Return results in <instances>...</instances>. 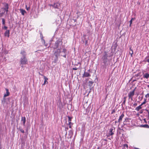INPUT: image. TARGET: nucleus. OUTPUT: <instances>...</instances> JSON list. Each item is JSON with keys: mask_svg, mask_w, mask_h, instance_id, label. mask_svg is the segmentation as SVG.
<instances>
[{"mask_svg": "<svg viewBox=\"0 0 149 149\" xmlns=\"http://www.w3.org/2000/svg\"><path fill=\"white\" fill-rule=\"evenodd\" d=\"M115 131V128L114 127H112L109 129V132L106 135V136L107 137H109L110 136H111V138H108L109 139L111 140L113 139L112 135L114 134Z\"/></svg>", "mask_w": 149, "mask_h": 149, "instance_id": "nucleus-1", "label": "nucleus"}, {"mask_svg": "<svg viewBox=\"0 0 149 149\" xmlns=\"http://www.w3.org/2000/svg\"><path fill=\"white\" fill-rule=\"evenodd\" d=\"M62 42L60 40H58L56 41L53 47L54 49H56L60 47V46L62 44Z\"/></svg>", "mask_w": 149, "mask_h": 149, "instance_id": "nucleus-2", "label": "nucleus"}, {"mask_svg": "<svg viewBox=\"0 0 149 149\" xmlns=\"http://www.w3.org/2000/svg\"><path fill=\"white\" fill-rule=\"evenodd\" d=\"M20 62L21 64L23 65L27 64L28 60L26 57L22 56L20 58Z\"/></svg>", "mask_w": 149, "mask_h": 149, "instance_id": "nucleus-3", "label": "nucleus"}, {"mask_svg": "<svg viewBox=\"0 0 149 149\" xmlns=\"http://www.w3.org/2000/svg\"><path fill=\"white\" fill-rule=\"evenodd\" d=\"M61 51L60 49H58L56 50L54 53V54L55 55L56 57V59L55 60V61L56 62L57 61V58L58 56L61 55Z\"/></svg>", "mask_w": 149, "mask_h": 149, "instance_id": "nucleus-4", "label": "nucleus"}, {"mask_svg": "<svg viewBox=\"0 0 149 149\" xmlns=\"http://www.w3.org/2000/svg\"><path fill=\"white\" fill-rule=\"evenodd\" d=\"M108 56L107 53L105 52L104 55L102 56V59L103 61V63L104 64H106L109 61L108 57Z\"/></svg>", "mask_w": 149, "mask_h": 149, "instance_id": "nucleus-5", "label": "nucleus"}, {"mask_svg": "<svg viewBox=\"0 0 149 149\" xmlns=\"http://www.w3.org/2000/svg\"><path fill=\"white\" fill-rule=\"evenodd\" d=\"M134 91H131L128 94L129 99H130L131 100H133V97L134 95Z\"/></svg>", "mask_w": 149, "mask_h": 149, "instance_id": "nucleus-6", "label": "nucleus"}, {"mask_svg": "<svg viewBox=\"0 0 149 149\" xmlns=\"http://www.w3.org/2000/svg\"><path fill=\"white\" fill-rule=\"evenodd\" d=\"M61 56H63L65 58H66V50L65 48L63 49L62 52H61Z\"/></svg>", "mask_w": 149, "mask_h": 149, "instance_id": "nucleus-7", "label": "nucleus"}, {"mask_svg": "<svg viewBox=\"0 0 149 149\" xmlns=\"http://www.w3.org/2000/svg\"><path fill=\"white\" fill-rule=\"evenodd\" d=\"M60 5L58 3H54L53 5H52L51 6L55 8L58 9Z\"/></svg>", "mask_w": 149, "mask_h": 149, "instance_id": "nucleus-8", "label": "nucleus"}, {"mask_svg": "<svg viewBox=\"0 0 149 149\" xmlns=\"http://www.w3.org/2000/svg\"><path fill=\"white\" fill-rule=\"evenodd\" d=\"M124 115L123 113L121 115L119 116V118L118 119V122L120 123L122 120L123 118L124 117Z\"/></svg>", "mask_w": 149, "mask_h": 149, "instance_id": "nucleus-9", "label": "nucleus"}, {"mask_svg": "<svg viewBox=\"0 0 149 149\" xmlns=\"http://www.w3.org/2000/svg\"><path fill=\"white\" fill-rule=\"evenodd\" d=\"M21 121H22V123L23 124V125L24 126H25V123L26 121V119L25 117H22Z\"/></svg>", "mask_w": 149, "mask_h": 149, "instance_id": "nucleus-10", "label": "nucleus"}, {"mask_svg": "<svg viewBox=\"0 0 149 149\" xmlns=\"http://www.w3.org/2000/svg\"><path fill=\"white\" fill-rule=\"evenodd\" d=\"M90 76L91 75L89 73L87 72H86L85 71L84 74L83 75V77H90Z\"/></svg>", "mask_w": 149, "mask_h": 149, "instance_id": "nucleus-11", "label": "nucleus"}, {"mask_svg": "<svg viewBox=\"0 0 149 149\" xmlns=\"http://www.w3.org/2000/svg\"><path fill=\"white\" fill-rule=\"evenodd\" d=\"M20 54L22 55V56L26 57V52L23 50H21L20 52Z\"/></svg>", "mask_w": 149, "mask_h": 149, "instance_id": "nucleus-12", "label": "nucleus"}, {"mask_svg": "<svg viewBox=\"0 0 149 149\" xmlns=\"http://www.w3.org/2000/svg\"><path fill=\"white\" fill-rule=\"evenodd\" d=\"M143 77L144 78L148 79L149 78V74L148 73H146L143 74Z\"/></svg>", "mask_w": 149, "mask_h": 149, "instance_id": "nucleus-13", "label": "nucleus"}, {"mask_svg": "<svg viewBox=\"0 0 149 149\" xmlns=\"http://www.w3.org/2000/svg\"><path fill=\"white\" fill-rule=\"evenodd\" d=\"M10 31L9 30H6L5 31L4 35L5 36H7V37H9V36Z\"/></svg>", "mask_w": 149, "mask_h": 149, "instance_id": "nucleus-14", "label": "nucleus"}, {"mask_svg": "<svg viewBox=\"0 0 149 149\" xmlns=\"http://www.w3.org/2000/svg\"><path fill=\"white\" fill-rule=\"evenodd\" d=\"M6 93L4 95V97H6L7 96H8L9 95V93L8 91V90L7 88H6Z\"/></svg>", "mask_w": 149, "mask_h": 149, "instance_id": "nucleus-15", "label": "nucleus"}, {"mask_svg": "<svg viewBox=\"0 0 149 149\" xmlns=\"http://www.w3.org/2000/svg\"><path fill=\"white\" fill-rule=\"evenodd\" d=\"M3 4L4 5V8H3V9H8V5L6 3H3Z\"/></svg>", "mask_w": 149, "mask_h": 149, "instance_id": "nucleus-16", "label": "nucleus"}, {"mask_svg": "<svg viewBox=\"0 0 149 149\" xmlns=\"http://www.w3.org/2000/svg\"><path fill=\"white\" fill-rule=\"evenodd\" d=\"M20 12L21 13L22 15H24L25 13H26V12L25 10H23L22 9H19Z\"/></svg>", "mask_w": 149, "mask_h": 149, "instance_id": "nucleus-17", "label": "nucleus"}, {"mask_svg": "<svg viewBox=\"0 0 149 149\" xmlns=\"http://www.w3.org/2000/svg\"><path fill=\"white\" fill-rule=\"evenodd\" d=\"M142 105H141V104L139 106L136 107L135 110H136L137 111H139L140 109H141L142 108Z\"/></svg>", "mask_w": 149, "mask_h": 149, "instance_id": "nucleus-18", "label": "nucleus"}, {"mask_svg": "<svg viewBox=\"0 0 149 149\" xmlns=\"http://www.w3.org/2000/svg\"><path fill=\"white\" fill-rule=\"evenodd\" d=\"M44 79H45V81L44 82L43 84V85H44L46 84V82H47V83H48L47 82V80H48V78L46 77L45 76H44Z\"/></svg>", "mask_w": 149, "mask_h": 149, "instance_id": "nucleus-19", "label": "nucleus"}, {"mask_svg": "<svg viewBox=\"0 0 149 149\" xmlns=\"http://www.w3.org/2000/svg\"><path fill=\"white\" fill-rule=\"evenodd\" d=\"M5 97H4L1 100V103L2 104H3V105L5 104L6 102V99Z\"/></svg>", "mask_w": 149, "mask_h": 149, "instance_id": "nucleus-20", "label": "nucleus"}, {"mask_svg": "<svg viewBox=\"0 0 149 149\" xmlns=\"http://www.w3.org/2000/svg\"><path fill=\"white\" fill-rule=\"evenodd\" d=\"M141 127H143L148 128V125L147 124H145V125H141Z\"/></svg>", "mask_w": 149, "mask_h": 149, "instance_id": "nucleus-21", "label": "nucleus"}, {"mask_svg": "<svg viewBox=\"0 0 149 149\" xmlns=\"http://www.w3.org/2000/svg\"><path fill=\"white\" fill-rule=\"evenodd\" d=\"M146 98H144V101L141 104V105H143V104H145L147 101H146Z\"/></svg>", "mask_w": 149, "mask_h": 149, "instance_id": "nucleus-22", "label": "nucleus"}, {"mask_svg": "<svg viewBox=\"0 0 149 149\" xmlns=\"http://www.w3.org/2000/svg\"><path fill=\"white\" fill-rule=\"evenodd\" d=\"M130 54H131V56H132V55L133 53V50L132 49H131V48H130Z\"/></svg>", "mask_w": 149, "mask_h": 149, "instance_id": "nucleus-23", "label": "nucleus"}, {"mask_svg": "<svg viewBox=\"0 0 149 149\" xmlns=\"http://www.w3.org/2000/svg\"><path fill=\"white\" fill-rule=\"evenodd\" d=\"M145 61L149 63V56L145 58Z\"/></svg>", "mask_w": 149, "mask_h": 149, "instance_id": "nucleus-24", "label": "nucleus"}, {"mask_svg": "<svg viewBox=\"0 0 149 149\" xmlns=\"http://www.w3.org/2000/svg\"><path fill=\"white\" fill-rule=\"evenodd\" d=\"M126 97H124V100L122 102V104H125L126 101Z\"/></svg>", "mask_w": 149, "mask_h": 149, "instance_id": "nucleus-25", "label": "nucleus"}, {"mask_svg": "<svg viewBox=\"0 0 149 149\" xmlns=\"http://www.w3.org/2000/svg\"><path fill=\"white\" fill-rule=\"evenodd\" d=\"M2 24L3 25H4L5 24V19L4 18H2Z\"/></svg>", "mask_w": 149, "mask_h": 149, "instance_id": "nucleus-26", "label": "nucleus"}, {"mask_svg": "<svg viewBox=\"0 0 149 149\" xmlns=\"http://www.w3.org/2000/svg\"><path fill=\"white\" fill-rule=\"evenodd\" d=\"M68 121L69 123L71 122V119H72V118L71 117L69 116H68Z\"/></svg>", "mask_w": 149, "mask_h": 149, "instance_id": "nucleus-27", "label": "nucleus"}, {"mask_svg": "<svg viewBox=\"0 0 149 149\" xmlns=\"http://www.w3.org/2000/svg\"><path fill=\"white\" fill-rule=\"evenodd\" d=\"M4 13L5 11H4L3 12L1 13H0V17H2L3 15L4 14Z\"/></svg>", "mask_w": 149, "mask_h": 149, "instance_id": "nucleus-28", "label": "nucleus"}, {"mask_svg": "<svg viewBox=\"0 0 149 149\" xmlns=\"http://www.w3.org/2000/svg\"><path fill=\"white\" fill-rule=\"evenodd\" d=\"M71 124L72 125V124L71 123V122L69 123L68 125L69 126V128H71Z\"/></svg>", "mask_w": 149, "mask_h": 149, "instance_id": "nucleus-29", "label": "nucleus"}, {"mask_svg": "<svg viewBox=\"0 0 149 149\" xmlns=\"http://www.w3.org/2000/svg\"><path fill=\"white\" fill-rule=\"evenodd\" d=\"M145 97L146 98L149 97V93H148L145 96Z\"/></svg>", "mask_w": 149, "mask_h": 149, "instance_id": "nucleus-30", "label": "nucleus"}, {"mask_svg": "<svg viewBox=\"0 0 149 149\" xmlns=\"http://www.w3.org/2000/svg\"><path fill=\"white\" fill-rule=\"evenodd\" d=\"M89 83L91 84L90 85L91 86L93 84V82L91 81H89Z\"/></svg>", "mask_w": 149, "mask_h": 149, "instance_id": "nucleus-31", "label": "nucleus"}, {"mask_svg": "<svg viewBox=\"0 0 149 149\" xmlns=\"http://www.w3.org/2000/svg\"><path fill=\"white\" fill-rule=\"evenodd\" d=\"M132 20H130V26L132 23Z\"/></svg>", "mask_w": 149, "mask_h": 149, "instance_id": "nucleus-32", "label": "nucleus"}, {"mask_svg": "<svg viewBox=\"0 0 149 149\" xmlns=\"http://www.w3.org/2000/svg\"><path fill=\"white\" fill-rule=\"evenodd\" d=\"M26 8L27 10H28L30 9L29 7H27V5L26 6Z\"/></svg>", "mask_w": 149, "mask_h": 149, "instance_id": "nucleus-33", "label": "nucleus"}, {"mask_svg": "<svg viewBox=\"0 0 149 149\" xmlns=\"http://www.w3.org/2000/svg\"><path fill=\"white\" fill-rule=\"evenodd\" d=\"M20 131L22 133H24V130H23L22 129H20Z\"/></svg>", "mask_w": 149, "mask_h": 149, "instance_id": "nucleus-34", "label": "nucleus"}, {"mask_svg": "<svg viewBox=\"0 0 149 149\" xmlns=\"http://www.w3.org/2000/svg\"><path fill=\"white\" fill-rule=\"evenodd\" d=\"M4 10H5V11L6 12V14L7 13L8 11V9H4Z\"/></svg>", "mask_w": 149, "mask_h": 149, "instance_id": "nucleus-35", "label": "nucleus"}, {"mask_svg": "<svg viewBox=\"0 0 149 149\" xmlns=\"http://www.w3.org/2000/svg\"><path fill=\"white\" fill-rule=\"evenodd\" d=\"M78 68H77L76 67H75L74 68H72V69L74 70H77Z\"/></svg>", "mask_w": 149, "mask_h": 149, "instance_id": "nucleus-36", "label": "nucleus"}, {"mask_svg": "<svg viewBox=\"0 0 149 149\" xmlns=\"http://www.w3.org/2000/svg\"><path fill=\"white\" fill-rule=\"evenodd\" d=\"M137 103H134V104H133V106L134 107H135L137 105Z\"/></svg>", "mask_w": 149, "mask_h": 149, "instance_id": "nucleus-37", "label": "nucleus"}, {"mask_svg": "<svg viewBox=\"0 0 149 149\" xmlns=\"http://www.w3.org/2000/svg\"><path fill=\"white\" fill-rule=\"evenodd\" d=\"M43 42H44V44H45V46H47V45H45V40H43Z\"/></svg>", "mask_w": 149, "mask_h": 149, "instance_id": "nucleus-38", "label": "nucleus"}, {"mask_svg": "<svg viewBox=\"0 0 149 149\" xmlns=\"http://www.w3.org/2000/svg\"><path fill=\"white\" fill-rule=\"evenodd\" d=\"M4 29H5L6 30V29H7L8 28V27H7V26H4Z\"/></svg>", "mask_w": 149, "mask_h": 149, "instance_id": "nucleus-39", "label": "nucleus"}, {"mask_svg": "<svg viewBox=\"0 0 149 149\" xmlns=\"http://www.w3.org/2000/svg\"><path fill=\"white\" fill-rule=\"evenodd\" d=\"M136 88H134V89L133 91H134H134H135V90Z\"/></svg>", "mask_w": 149, "mask_h": 149, "instance_id": "nucleus-40", "label": "nucleus"}, {"mask_svg": "<svg viewBox=\"0 0 149 149\" xmlns=\"http://www.w3.org/2000/svg\"><path fill=\"white\" fill-rule=\"evenodd\" d=\"M142 112H143V111H140V113H142Z\"/></svg>", "mask_w": 149, "mask_h": 149, "instance_id": "nucleus-41", "label": "nucleus"}, {"mask_svg": "<svg viewBox=\"0 0 149 149\" xmlns=\"http://www.w3.org/2000/svg\"><path fill=\"white\" fill-rule=\"evenodd\" d=\"M147 111H148V115L149 116V111L148 110H147Z\"/></svg>", "mask_w": 149, "mask_h": 149, "instance_id": "nucleus-42", "label": "nucleus"}, {"mask_svg": "<svg viewBox=\"0 0 149 149\" xmlns=\"http://www.w3.org/2000/svg\"><path fill=\"white\" fill-rule=\"evenodd\" d=\"M134 19V18H132V19L130 20H132V21Z\"/></svg>", "mask_w": 149, "mask_h": 149, "instance_id": "nucleus-43", "label": "nucleus"}, {"mask_svg": "<svg viewBox=\"0 0 149 149\" xmlns=\"http://www.w3.org/2000/svg\"><path fill=\"white\" fill-rule=\"evenodd\" d=\"M147 86L149 88V85H147Z\"/></svg>", "mask_w": 149, "mask_h": 149, "instance_id": "nucleus-44", "label": "nucleus"}, {"mask_svg": "<svg viewBox=\"0 0 149 149\" xmlns=\"http://www.w3.org/2000/svg\"><path fill=\"white\" fill-rule=\"evenodd\" d=\"M100 149L99 147H98L97 148V149Z\"/></svg>", "mask_w": 149, "mask_h": 149, "instance_id": "nucleus-45", "label": "nucleus"}, {"mask_svg": "<svg viewBox=\"0 0 149 149\" xmlns=\"http://www.w3.org/2000/svg\"><path fill=\"white\" fill-rule=\"evenodd\" d=\"M104 140L105 141H107L106 139H104Z\"/></svg>", "mask_w": 149, "mask_h": 149, "instance_id": "nucleus-46", "label": "nucleus"}, {"mask_svg": "<svg viewBox=\"0 0 149 149\" xmlns=\"http://www.w3.org/2000/svg\"><path fill=\"white\" fill-rule=\"evenodd\" d=\"M148 128H149V125H148Z\"/></svg>", "mask_w": 149, "mask_h": 149, "instance_id": "nucleus-47", "label": "nucleus"}, {"mask_svg": "<svg viewBox=\"0 0 149 149\" xmlns=\"http://www.w3.org/2000/svg\"><path fill=\"white\" fill-rule=\"evenodd\" d=\"M26 132H27V131H28V130H26Z\"/></svg>", "mask_w": 149, "mask_h": 149, "instance_id": "nucleus-48", "label": "nucleus"}, {"mask_svg": "<svg viewBox=\"0 0 149 149\" xmlns=\"http://www.w3.org/2000/svg\"><path fill=\"white\" fill-rule=\"evenodd\" d=\"M143 98V97H141V99Z\"/></svg>", "mask_w": 149, "mask_h": 149, "instance_id": "nucleus-49", "label": "nucleus"}, {"mask_svg": "<svg viewBox=\"0 0 149 149\" xmlns=\"http://www.w3.org/2000/svg\"><path fill=\"white\" fill-rule=\"evenodd\" d=\"M116 123V121H115V123Z\"/></svg>", "mask_w": 149, "mask_h": 149, "instance_id": "nucleus-50", "label": "nucleus"}]
</instances>
